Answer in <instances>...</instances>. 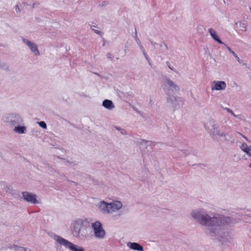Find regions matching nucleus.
<instances>
[{
    "label": "nucleus",
    "mask_w": 251,
    "mask_h": 251,
    "mask_svg": "<svg viewBox=\"0 0 251 251\" xmlns=\"http://www.w3.org/2000/svg\"><path fill=\"white\" fill-rule=\"evenodd\" d=\"M192 217L196 219L201 224L207 226H215L224 225L230 223L229 217H214L211 218L209 216L201 215L199 211L194 212L192 213Z\"/></svg>",
    "instance_id": "1"
},
{
    "label": "nucleus",
    "mask_w": 251,
    "mask_h": 251,
    "mask_svg": "<svg viewBox=\"0 0 251 251\" xmlns=\"http://www.w3.org/2000/svg\"><path fill=\"white\" fill-rule=\"evenodd\" d=\"M90 227L89 223L82 219H78L74 223L72 233L76 237H86L88 235V228Z\"/></svg>",
    "instance_id": "2"
},
{
    "label": "nucleus",
    "mask_w": 251,
    "mask_h": 251,
    "mask_svg": "<svg viewBox=\"0 0 251 251\" xmlns=\"http://www.w3.org/2000/svg\"><path fill=\"white\" fill-rule=\"evenodd\" d=\"M122 207V203L119 201L113 203H107L104 201L101 202L100 208L104 211L110 213L115 212L116 210Z\"/></svg>",
    "instance_id": "3"
},
{
    "label": "nucleus",
    "mask_w": 251,
    "mask_h": 251,
    "mask_svg": "<svg viewBox=\"0 0 251 251\" xmlns=\"http://www.w3.org/2000/svg\"><path fill=\"white\" fill-rule=\"evenodd\" d=\"M55 240L60 244L64 246L66 248H69L73 251H84V249L82 248L77 249L75 245L61 237L57 236Z\"/></svg>",
    "instance_id": "4"
},
{
    "label": "nucleus",
    "mask_w": 251,
    "mask_h": 251,
    "mask_svg": "<svg viewBox=\"0 0 251 251\" xmlns=\"http://www.w3.org/2000/svg\"><path fill=\"white\" fill-rule=\"evenodd\" d=\"M92 227L93 228L95 235L96 237L102 238L105 235V231L103 230L102 225L100 222L97 221L92 224Z\"/></svg>",
    "instance_id": "5"
},
{
    "label": "nucleus",
    "mask_w": 251,
    "mask_h": 251,
    "mask_svg": "<svg viewBox=\"0 0 251 251\" xmlns=\"http://www.w3.org/2000/svg\"><path fill=\"white\" fill-rule=\"evenodd\" d=\"M214 86H212V90H224L226 88V83L223 81H214L213 82Z\"/></svg>",
    "instance_id": "6"
},
{
    "label": "nucleus",
    "mask_w": 251,
    "mask_h": 251,
    "mask_svg": "<svg viewBox=\"0 0 251 251\" xmlns=\"http://www.w3.org/2000/svg\"><path fill=\"white\" fill-rule=\"evenodd\" d=\"M23 196L26 201L33 203H37L35 195H33L28 192H24L23 193Z\"/></svg>",
    "instance_id": "7"
},
{
    "label": "nucleus",
    "mask_w": 251,
    "mask_h": 251,
    "mask_svg": "<svg viewBox=\"0 0 251 251\" xmlns=\"http://www.w3.org/2000/svg\"><path fill=\"white\" fill-rule=\"evenodd\" d=\"M128 245L131 249L134 250L143 251V247L137 243H129Z\"/></svg>",
    "instance_id": "8"
},
{
    "label": "nucleus",
    "mask_w": 251,
    "mask_h": 251,
    "mask_svg": "<svg viewBox=\"0 0 251 251\" xmlns=\"http://www.w3.org/2000/svg\"><path fill=\"white\" fill-rule=\"evenodd\" d=\"M241 149L251 157V145L249 146L246 143H243L241 146Z\"/></svg>",
    "instance_id": "9"
},
{
    "label": "nucleus",
    "mask_w": 251,
    "mask_h": 251,
    "mask_svg": "<svg viewBox=\"0 0 251 251\" xmlns=\"http://www.w3.org/2000/svg\"><path fill=\"white\" fill-rule=\"evenodd\" d=\"M25 42L33 52H35L36 54H39L37 47L35 44L28 41H25Z\"/></svg>",
    "instance_id": "10"
},
{
    "label": "nucleus",
    "mask_w": 251,
    "mask_h": 251,
    "mask_svg": "<svg viewBox=\"0 0 251 251\" xmlns=\"http://www.w3.org/2000/svg\"><path fill=\"white\" fill-rule=\"evenodd\" d=\"M209 32L211 36L215 40L217 41L220 44H223V42L220 39L219 37L217 35L214 29H213L212 28H209Z\"/></svg>",
    "instance_id": "11"
},
{
    "label": "nucleus",
    "mask_w": 251,
    "mask_h": 251,
    "mask_svg": "<svg viewBox=\"0 0 251 251\" xmlns=\"http://www.w3.org/2000/svg\"><path fill=\"white\" fill-rule=\"evenodd\" d=\"M102 105L106 108L109 109H112L114 107L112 101L108 100H104L102 102Z\"/></svg>",
    "instance_id": "12"
},
{
    "label": "nucleus",
    "mask_w": 251,
    "mask_h": 251,
    "mask_svg": "<svg viewBox=\"0 0 251 251\" xmlns=\"http://www.w3.org/2000/svg\"><path fill=\"white\" fill-rule=\"evenodd\" d=\"M25 130V126H16L14 128V130L19 133H24Z\"/></svg>",
    "instance_id": "13"
},
{
    "label": "nucleus",
    "mask_w": 251,
    "mask_h": 251,
    "mask_svg": "<svg viewBox=\"0 0 251 251\" xmlns=\"http://www.w3.org/2000/svg\"><path fill=\"white\" fill-rule=\"evenodd\" d=\"M168 84L170 87H173L176 90H177L178 89V87L174 84V82L170 80H168Z\"/></svg>",
    "instance_id": "14"
},
{
    "label": "nucleus",
    "mask_w": 251,
    "mask_h": 251,
    "mask_svg": "<svg viewBox=\"0 0 251 251\" xmlns=\"http://www.w3.org/2000/svg\"><path fill=\"white\" fill-rule=\"evenodd\" d=\"M39 125H40V126L43 128H47V125H46V124L45 123V122L42 121V122H40L39 123Z\"/></svg>",
    "instance_id": "15"
},
{
    "label": "nucleus",
    "mask_w": 251,
    "mask_h": 251,
    "mask_svg": "<svg viewBox=\"0 0 251 251\" xmlns=\"http://www.w3.org/2000/svg\"><path fill=\"white\" fill-rule=\"evenodd\" d=\"M232 54H233V55L235 57V58L237 59V60L240 63H241V60L240 59V58H239V57L237 56V55L234 52V51H232Z\"/></svg>",
    "instance_id": "16"
},
{
    "label": "nucleus",
    "mask_w": 251,
    "mask_h": 251,
    "mask_svg": "<svg viewBox=\"0 0 251 251\" xmlns=\"http://www.w3.org/2000/svg\"><path fill=\"white\" fill-rule=\"evenodd\" d=\"M226 111H227L228 113H229L231 114H232V115H233L234 116H235V115H234V114L233 113V112H232V110H231L229 108H226Z\"/></svg>",
    "instance_id": "17"
},
{
    "label": "nucleus",
    "mask_w": 251,
    "mask_h": 251,
    "mask_svg": "<svg viewBox=\"0 0 251 251\" xmlns=\"http://www.w3.org/2000/svg\"><path fill=\"white\" fill-rule=\"evenodd\" d=\"M94 32L97 34H100V32L97 29L94 30Z\"/></svg>",
    "instance_id": "18"
},
{
    "label": "nucleus",
    "mask_w": 251,
    "mask_h": 251,
    "mask_svg": "<svg viewBox=\"0 0 251 251\" xmlns=\"http://www.w3.org/2000/svg\"><path fill=\"white\" fill-rule=\"evenodd\" d=\"M16 10L17 11L18 10H19V11L20 10V8H19V7L18 5H17V6H16Z\"/></svg>",
    "instance_id": "19"
},
{
    "label": "nucleus",
    "mask_w": 251,
    "mask_h": 251,
    "mask_svg": "<svg viewBox=\"0 0 251 251\" xmlns=\"http://www.w3.org/2000/svg\"><path fill=\"white\" fill-rule=\"evenodd\" d=\"M227 48L228 50L232 53V51H233L231 50V49L229 47H227Z\"/></svg>",
    "instance_id": "20"
}]
</instances>
